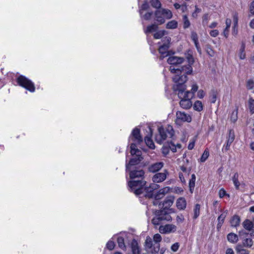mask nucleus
Here are the masks:
<instances>
[{
  "instance_id": "1",
  "label": "nucleus",
  "mask_w": 254,
  "mask_h": 254,
  "mask_svg": "<svg viewBox=\"0 0 254 254\" xmlns=\"http://www.w3.org/2000/svg\"><path fill=\"white\" fill-rule=\"evenodd\" d=\"M128 140L130 142V153L133 157L131 159L128 164H126V170L129 171V177L131 179L130 181H144L143 180L144 171L142 169L136 168L133 169L132 168L133 166L138 164L139 161L142 159L141 151L136 148V144L142 142V138L138 128H135L132 131Z\"/></svg>"
},
{
  "instance_id": "2",
  "label": "nucleus",
  "mask_w": 254,
  "mask_h": 254,
  "mask_svg": "<svg viewBox=\"0 0 254 254\" xmlns=\"http://www.w3.org/2000/svg\"><path fill=\"white\" fill-rule=\"evenodd\" d=\"M173 80L174 82L173 89L174 91L178 92V97L181 99L180 102L181 107L185 109L190 108L192 106L191 99L192 97L190 96V92H185L187 89V86L185 83L188 80L187 76L184 75L181 76L179 75H176L173 77Z\"/></svg>"
},
{
  "instance_id": "3",
  "label": "nucleus",
  "mask_w": 254,
  "mask_h": 254,
  "mask_svg": "<svg viewBox=\"0 0 254 254\" xmlns=\"http://www.w3.org/2000/svg\"><path fill=\"white\" fill-rule=\"evenodd\" d=\"M145 184V181H132L128 182L130 190L136 195L143 194L145 197L153 198L155 193L154 190L157 189L158 185L152 184L149 187H144Z\"/></svg>"
},
{
  "instance_id": "4",
  "label": "nucleus",
  "mask_w": 254,
  "mask_h": 254,
  "mask_svg": "<svg viewBox=\"0 0 254 254\" xmlns=\"http://www.w3.org/2000/svg\"><path fill=\"white\" fill-rule=\"evenodd\" d=\"M185 57L187 60L188 64L187 65L183 66L180 68H174L173 66L170 67V71L175 73V75H179L180 76L184 75H186L188 74H190L192 72V67L191 65L194 63V59L192 57V51L191 50H189L185 53Z\"/></svg>"
},
{
  "instance_id": "5",
  "label": "nucleus",
  "mask_w": 254,
  "mask_h": 254,
  "mask_svg": "<svg viewBox=\"0 0 254 254\" xmlns=\"http://www.w3.org/2000/svg\"><path fill=\"white\" fill-rule=\"evenodd\" d=\"M162 238L160 234H155L152 239L147 236L145 242V247L147 251L152 254H158L160 250V242Z\"/></svg>"
},
{
  "instance_id": "6",
  "label": "nucleus",
  "mask_w": 254,
  "mask_h": 254,
  "mask_svg": "<svg viewBox=\"0 0 254 254\" xmlns=\"http://www.w3.org/2000/svg\"><path fill=\"white\" fill-rule=\"evenodd\" d=\"M158 134L155 136L156 141L159 143H162L165 140L169 141L170 139H172L174 135V130L170 125H167L165 127L162 126L158 128Z\"/></svg>"
},
{
  "instance_id": "7",
  "label": "nucleus",
  "mask_w": 254,
  "mask_h": 254,
  "mask_svg": "<svg viewBox=\"0 0 254 254\" xmlns=\"http://www.w3.org/2000/svg\"><path fill=\"white\" fill-rule=\"evenodd\" d=\"M172 17V12L168 9L159 8L155 12V19L159 24L165 23V19H170Z\"/></svg>"
},
{
  "instance_id": "8",
  "label": "nucleus",
  "mask_w": 254,
  "mask_h": 254,
  "mask_svg": "<svg viewBox=\"0 0 254 254\" xmlns=\"http://www.w3.org/2000/svg\"><path fill=\"white\" fill-rule=\"evenodd\" d=\"M17 81L20 86L25 88L30 92H33L35 91L34 84L25 76L23 75L19 76L17 79Z\"/></svg>"
},
{
  "instance_id": "9",
  "label": "nucleus",
  "mask_w": 254,
  "mask_h": 254,
  "mask_svg": "<svg viewBox=\"0 0 254 254\" xmlns=\"http://www.w3.org/2000/svg\"><path fill=\"white\" fill-rule=\"evenodd\" d=\"M163 44L159 48V52L160 54V59L162 60L167 57L169 54L168 49L170 46L171 38L169 37H165L162 40Z\"/></svg>"
},
{
  "instance_id": "10",
  "label": "nucleus",
  "mask_w": 254,
  "mask_h": 254,
  "mask_svg": "<svg viewBox=\"0 0 254 254\" xmlns=\"http://www.w3.org/2000/svg\"><path fill=\"white\" fill-rule=\"evenodd\" d=\"M177 226L173 224H167L160 225L159 227V231L161 234L174 233L177 231Z\"/></svg>"
},
{
  "instance_id": "11",
  "label": "nucleus",
  "mask_w": 254,
  "mask_h": 254,
  "mask_svg": "<svg viewBox=\"0 0 254 254\" xmlns=\"http://www.w3.org/2000/svg\"><path fill=\"white\" fill-rule=\"evenodd\" d=\"M191 121V117L190 115L180 111L176 113V124L180 125L182 122L190 123Z\"/></svg>"
},
{
  "instance_id": "12",
  "label": "nucleus",
  "mask_w": 254,
  "mask_h": 254,
  "mask_svg": "<svg viewBox=\"0 0 254 254\" xmlns=\"http://www.w3.org/2000/svg\"><path fill=\"white\" fill-rule=\"evenodd\" d=\"M168 175V172L166 170L162 173H157L153 176L152 181L156 183H161L165 180Z\"/></svg>"
},
{
  "instance_id": "13",
  "label": "nucleus",
  "mask_w": 254,
  "mask_h": 254,
  "mask_svg": "<svg viewBox=\"0 0 254 254\" xmlns=\"http://www.w3.org/2000/svg\"><path fill=\"white\" fill-rule=\"evenodd\" d=\"M184 61L183 58L179 57L177 56H170L167 60V62L169 64H171V66H173L174 68L175 65H177L182 64Z\"/></svg>"
},
{
  "instance_id": "14",
  "label": "nucleus",
  "mask_w": 254,
  "mask_h": 254,
  "mask_svg": "<svg viewBox=\"0 0 254 254\" xmlns=\"http://www.w3.org/2000/svg\"><path fill=\"white\" fill-rule=\"evenodd\" d=\"M126 236V234H122L120 235L114 236L112 239L114 240L117 239L119 247L124 251L126 250V246L125 244L124 237Z\"/></svg>"
},
{
  "instance_id": "15",
  "label": "nucleus",
  "mask_w": 254,
  "mask_h": 254,
  "mask_svg": "<svg viewBox=\"0 0 254 254\" xmlns=\"http://www.w3.org/2000/svg\"><path fill=\"white\" fill-rule=\"evenodd\" d=\"M190 170L186 167L182 166L180 167V171L179 174L180 180L183 183H186V178L189 176Z\"/></svg>"
},
{
  "instance_id": "16",
  "label": "nucleus",
  "mask_w": 254,
  "mask_h": 254,
  "mask_svg": "<svg viewBox=\"0 0 254 254\" xmlns=\"http://www.w3.org/2000/svg\"><path fill=\"white\" fill-rule=\"evenodd\" d=\"M170 188L169 187H165L160 189L157 193H154L153 197L155 200H158L162 198L165 195L169 192Z\"/></svg>"
},
{
  "instance_id": "17",
  "label": "nucleus",
  "mask_w": 254,
  "mask_h": 254,
  "mask_svg": "<svg viewBox=\"0 0 254 254\" xmlns=\"http://www.w3.org/2000/svg\"><path fill=\"white\" fill-rule=\"evenodd\" d=\"M235 139V133L234 130H230L228 136L227 137L226 144L224 145V147L226 150H228L230 147Z\"/></svg>"
},
{
  "instance_id": "18",
  "label": "nucleus",
  "mask_w": 254,
  "mask_h": 254,
  "mask_svg": "<svg viewBox=\"0 0 254 254\" xmlns=\"http://www.w3.org/2000/svg\"><path fill=\"white\" fill-rule=\"evenodd\" d=\"M163 166L164 163L163 162H156L150 165L148 167V171L152 173L157 172L160 170Z\"/></svg>"
},
{
  "instance_id": "19",
  "label": "nucleus",
  "mask_w": 254,
  "mask_h": 254,
  "mask_svg": "<svg viewBox=\"0 0 254 254\" xmlns=\"http://www.w3.org/2000/svg\"><path fill=\"white\" fill-rule=\"evenodd\" d=\"M157 214L161 218L162 221L165 220L167 221H170L172 220V217L168 212L164 209L163 210L159 211Z\"/></svg>"
},
{
  "instance_id": "20",
  "label": "nucleus",
  "mask_w": 254,
  "mask_h": 254,
  "mask_svg": "<svg viewBox=\"0 0 254 254\" xmlns=\"http://www.w3.org/2000/svg\"><path fill=\"white\" fill-rule=\"evenodd\" d=\"M174 198L172 196L168 197L164 200L162 204L159 203V205L160 206V207L162 206V207H164V209H165L166 208L172 206L174 202Z\"/></svg>"
},
{
  "instance_id": "21",
  "label": "nucleus",
  "mask_w": 254,
  "mask_h": 254,
  "mask_svg": "<svg viewBox=\"0 0 254 254\" xmlns=\"http://www.w3.org/2000/svg\"><path fill=\"white\" fill-rule=\"evenodd\" d=\"M149 131L150 132V134L148 136H146L145 137L144 141L146 144V145L150 149H153L155 148V145L154 144L153 141L151 139L152 136V131L150 127L148 128Z\"/></svg>"
},
{
  "instance_id": "22",
  "label": "nucleus",
  "mask_w": 254,
  "mask_h": 254,
  "mask_svg": "<svg viewBox=\"0 0 254 254\" xmlns=\"http://www.w3.org/2000/svg\"><path fill=\"white\" fill-rule=\"evenodd\" d=\"M176 206L179 210H184L187 206V201L185 198L180 197L176 201Z\"/></svg>"
},
{
  "instance_id": "23",
  "label": "nucleus",
  "mask_w": 254,
  "mask_h": 254,
  "mask_svg": "<svg viewBox=\"0 0 254 254\" xmlns=\"http://www.w3.org/2000/svg\"><path fill=\"white\" fill-rule=\"evenodd\" d=\"M131 249L132 254H139L140 250L137 241L133 239L131 243Z\"/></svg>"
},
{
  "instance_id": "24",
  "label": "nucleus",
  "mask_w": 254,
  "mask_h": 254,
  "mask_svg": "<svg viewBox=\"0 0 254 254\" xmlns=\"http://www.w3.org/2000/svg\"><path fill=\"white\" fill-rule=\"evenodd\" d=\"M242 224L244 228L249 231L252 230V229L254 227V220L252 221L249 219H246L243 222Z\"/></svg>"
},
{
  "instance_id": "25",
  "label": "nucleus",
  "mask_w": 254,
  "mask_h": 254,
  "mask_svg": "<svg viewBox=\"0 0 254 254\" xmlns=\"http://www.w3.org/2000/svg\"><path fill=\"white\" fill-rule=\"evenodd\" d=\"M198 86L196 82H193L191 84V89L190 91L185 90V92H189L190 93V96L191 97H193L194 94L198 90Z\"/></svg>"
},
{
  "instance_id": "26",
  "label": "nucleus",
  "mask_w": 254,
  "mask_h": 254,
  "mask_svg": "<svg viewBox=\"0 0 254 254\" xmlns=\"http://www.w3.org/2000/svg\"><path fill=\"white\" fill-rule=\"evenodd\" d=\"M158 29V25L156 24H152L148 25L146 28L144 29V32L146 34L155 31Z\"/></svg>"
},
{
  "instance_id": "27",
  "label": "nucleus",
  "mask_w": 254,
  "mask_h": 254,
  "mask_svg": "<svg viewBox=\"0 0 254 254\" xmlns=\"http://www.w3.org/2000/svg\"><path fill=\"white\" fill-rule=\"evenodd\" d=\"M227 215V211H224L222 213L218 218V224L217 225V228L219 229L222 226L224 219H225L226 216Z\"/></svg>"
},
{
  "instance_id": "28",
  "label": "nucleus",
  "mask_w": 254,
  "mask_h": 254,
  "mask_svg": "<svg viewBox=\"0 0 254 254\" xmlns=\"http://www.w3.org/2000/svg\"><path fill=\"white\" fill-rule=\"evenodd\" d=\"M239 174L238 173H236L234 174L232 179L233 183L236 190H239L241 185V184L239 181Z\"/></svg>"
},
{
  "instance_id": "29",
  "label": "nucleus",
  "mask_w": 254,
  "mask_h": 254,
  "mask_svg": "<svg viewBox=\"0 0 254 254\" xmlns=\"http://www.w3.org/2000/svg\"><path fill=\"white\" fill-rule=\"evenodd\" d=\"M228 241L231 243H236L239 240L238 236L236 234L231 233L227 235Z\"/></svg>"
},
{
  "instance_id": "30",
  "label": "nucleus",
  "mask_w": 254,
  "mask_h": 254,
  "mask_svg": "<svg viewBox=\"0 0 254 254\" xmlns=\"http://www.w3.org/2000/svg\"><path fill=\"white\" fill-rule=\"evenodd\" d=\"M169 144V147L173 152H176L177 149H180L181 148V145L180 143L175 144L172 141H168Z\"/></svg>"
},
{
  "instance_id": "31",
  "label": "nucleus",
  "mask_w": 254,
  "mask_h": 254,
  "mask_svg": "<svg viewBox=\"0 0 254 254\" xmlns=\"http://www.w3.org/2000/svg\"><path fill=\"white\" fill-rule=\"evenodd\" d=\"M193 109L197 112H200L203 110V106L201 101L197 100L194 102L193 105Z\"/></svg>"
},
{
  "instance_id": "32",
  "label": "nucleus",
  "mask_w": 254,
  "mask_h": 254,
  "mask_svg": "<svg viewBox=\"0 0 254 254\" xmlns=\"http://www.w3.org/2000/svg\"><path fill=\"white\" fill-rule=\"evenodd\" d=\"M240 223V218L238 215H234L230 220V224L232 227H237Z\"/></svg>"
},
{
  "instance_id": "33",
  "label": "nucleus",
  "mask_w": 254,
  "mask_h": 254,
  "mask_svg": "<svg viewBox=\"0 0 254 254\" xmlns=\"http://www.w3.org/2000/svg\"><path fill=\"white\" fill-rule=\"evenodd\" d=\"M178 22L175 20L169 21L166 24V28L169 29H176L178 27Z\"/></svg>"
},
{
  "instance_id": "34",
  "label": "nucleus",
  "mask_w": 254,
  "mask_h": 254,
  "mask_svg": "<svg viewBox=\"0 0 254 254\" xmlns=\"http://www.w3.org/2000/svg\"><path fill=\"white\" fill-rule=\"evenodd\" d=\"M195 176L194 174H192L191 176V179L190 180L189 182V188H190V190L191 193L192 192L194 186H195Z\"/></svg>"
},
{
  "instance_id": "35",
  "label": "nucleus",
  "mask_w": 254,
  "mask_h": 254,
  "mask_svg": "<svg viewBox=\"0 0 254 254\" xmlns=\"http://www.w3.org/2000/svg\"><path fill=\"white\" fill-rule=\"evenodd\" d=\"M200 206L198 204H196L194 205V208H193V218L194 219H196L199 215L200 214Z\"/></svg>"
},
{
  "instance_id": "36",
  "label": "nucleus",
  "mask_w": 254,
  "mask_h": 254,
  "mask_svg": "<svg viewBox=\"0 0 254 254\" xmlns=\"http://www.w3.org/2000/svg\"><path fill=\"white\" fill-rule=\"evenodd\" d=\"M245 45L244 44H242L239 52V57L240 59L244 60L246 58V54L245 52Z\"/></svg>"
},
{
  "instance_id": "37",
  "label": "nucleus",
  "mask_w": 254,
  "mask_h": 254,
  "mask_svg": "<svg viewBox=\"0 0 254 254\" xmlns=\"http://www.w3.org/2000/svg\"><path fill=\"white\" fill-rule=\"evenodd\" d=\"M167 33L165 30H160L154 33L153 36L154 38L156 39H159L161 38L163 36L166 35Z\"/></svg>"
},
{
  "instance_id": "38",
  "label": "nucleus",
  "mask_w": 254,
  "mask_h": 254,
  "mask_svg": "<svg viewBox=\"0 0 254 254\" xmlns=\"http://www.w3.org/2000/svg\"><path fill=\"white\" fill-rule=\"evenodd\" d=\"M209 156V152L208 149H205L200 159V161L201 162H204Z\"/></svg>"
},
{
  "instance_id": "39",
  "label": "nucleus",
  "mask_w": 254,
  "mask_h": 254,
  "mask_svg": "<svg viewBox=\"0 0 254 254\" xmlns=\"http://www.w3.org/2000/svg\"><path fill=\"white\" fill-rule=\"evenodd\" d=\"M149 8V5L147 2H145L140 7L139 9V14L140 15H143V13H144L146 10H147Z\"/></svg>"
},
{
  "instance_id": "40",
  "label": "nucleus",
  "mask_w": 254,
  "mask_h": 254,
  "mask_svg": "<svg viewBox=\"0 0 254 254\" xmlns=\"http://www.w3.org/2000/svg\"><path fill=\"white\" fill-rule=\"evenodd\" d=\"M236 251L237 254H249V252L242 248V247L241 246H238L236 247Z\"/></svg>"
},
{
  "instance_id": "41",
  "label": "nucleus",
  "mask_w": 254,
  "mask_h": 254,
  "mask_svg": "<svg viewBox=\"0 0 254 254\" xmlns=\"http://www.w3.org/2000/svg\"><path fill=\"white\" fill-rule=\"evenodd\" d=\"M151 5L156 8H159L161 7V4L159 0H150V1Z\"/></svg>"
},
{
  "instance_id": "42",
  "label": "nucleus",
  "mask_w": 254,
  "mask_h": 254,
  "mask_svg": "<svg viewBox=\"0 0 254 254\" xmlns=\"http://www.w3.org/2000/svg\"><path fill=\"white\" fill-rule=\"evenodd\" d=\"M183 22L184 25L183 27L185 29L188 28L190 26V22L188 18V16L186 15L183 16Z\"/></svg>"
},
{
  "instance_id": "43",
  "label": "nucleus",
  "mask_w": 254,
  "mask_h": 254,
  "mask_svg": "<svg viewBox=\"0 0 254 254\" xmlns=\"http://www.w3.org/2000/svg\"><path fill=\"white\" fill-rule=\"evenodd\" d=\"M162 220L157 214L156 216L152 220V223L154 225H159L161 223Z\"/></svg>"
},
{
  "instance_id": "44",
  "label": "nucleus",
  "mask_w": 254,
  "mask_h": 254,
  "mask_svg": "<svg viewBox=\"0 0 254 254\" xmlns=\"http://www.w3.org/2000/svg\"><path fill=\"white\" fill-rule=\"evenodd\" d=\"M153 14L152 12L148 11L144 13H143V15H140V17L142 18H143L145 20H149L150 19L151 17H152Z\"/></svg>"
},
{
  "instance_id": "45",
  "label": "nucleus",
  "mask_w": 254,
  "mask_h": 254,
  "mask_svg": "<svg viewBox=\"0 0 254 254\" xmlns=\"http://www.w3.org/2000/svg\"><path fill=\"white\" fill-rule=\"evenodd\" d=\"M196 141V137H193L190 140L188 144V148L189 150H191L193 148Z\"/></svg>"
},
{
  "instance_id": "46",
  "label": "nucleus",
  "mask_w": 254,
  "mask_h": 254,
  "mask_svg": "<svg viewBox=\"0 0 254 254\" xmlns=\"http://www.w3.org/2000/svg\"><path fill=\"white\" fill-rule=\"evenodd\" d=\"M253 241L251 239H246L244 240L243 242V245L245 247H250L253 245Z\"/></svg>"
},
{
  "instance_id": "47",
  "label": "nucleus",
  "mask_w": 254,
  "mask_h": 254,
  "mask_svg": "<svg viewBox=\"0 0 254 254\" xmlns=\"http://www.w3.org/2000/svg\"><path fill=\"white\" fill-rule=\"evenodd\" d=\"M249 109L252 113H254V100L250 99L249 101Z\"/></svg>"
},
{
  "instance_id": "48",
  "label": "nucleus",
  "mask_w": 254,
  "mask_h": 254,
  "mask_svg": "<svg viewBox=\"0 0 254 254\" xmlns=\"http://www.w3.org/2000/svg\"><path fill=\"white\" fill-rule=\"evenodd\" d=\"M237 111H234L231 114L230 120L232 122L235 123L237 120Z\"/></svg>"
},
{
  "instance_id": "49",
  "label": "nucleus",
  "mask_w": 254,
  "mask_h": 254,
  "mask_svg": "<svg viewBox=\"0 0 254 254\" xmlns=\"http://www.w3.org/2000/svg\"><path fill=\"white\" fill-rule=\"evenodd\" d=\"M106 247L109 250H113L115 247L114 242L112 240L109 241L106 244Z\"/></svg>"
},
{
  "instance_id": "50",
  "label": "nucleus",
  "mask_w": 254,
  "mask_h": 254,
  "mask_svg": "<svg viewBox=\"0 0 254 254\" xmlns=\"http://www.w3.org/2000/svg\"><path fill=\"white\" fill-rule=\"evenodd\" d=\"M169 150H170V148L169 147V144L168 143L167 145H164L162 148V153L164 155H167L168 153H169Z\"/></svg>"
},
{
  "instance_id": "51",
  "label": "nucleus",
  "mask_w": 254,
  "mask_h": 254,
  "mask_svg": "<svg viewBox=\"0 0 254 254\" xmlns=\"http://www.w3.org/2000/svg\"><path fill=\"white\" fill-rule=\"evenodd\" d=\"M205 95V92L204 90L200 89L197 93V97L199 99H202Z\"/></svg>"
},
{
  "instance_id": "52",
  "label": "nucleus",
  "mask_w": 254,
  "mask_h": 254,
  "mask_svg": "<svg viewBox=\"0 0 254 254\" xmlns=\"http://www.w3.org/2000/svg\"><path fill=\"white\" fill-rule=\"evenodd\" d=\"M179 247H180L179 243H175L172 245V246L171 247V249L173 252H176L178 250Z\"/></svg>"
},
{
  "instance_id": "53",
  "label": "nucleus",
  "mask_w": 254,
  "mask_h": 254,
  "mask_svg": "<svg viewBox=\"0 0 254 254\" xmlns=\"http://www.w3.org/2000/svg\"><path fill=\"white\" fill-rule=\"evenodd\" d=\"M210 35L212 37H216L219 35V31L216 29L211 30L209 32Z\"/></svg>"
},
{
  "instance_id": "54",
  "label": "nucleus",
  "mask_w": 254,
  "mask_h": 254,
  "mask_svg": "<svg viewBox=\"0 0 254 254\" xmlns=\"http://www.w3.org/2000/svg\"><path fill=\"white\" fill-rule=\"evenodd\" d=\"M191 39L193 41V42H196L198 41V36L197 34L195 32H191Z\"/></svg>"
},
{
  "instance_id": "55",
  "label": "nucleus",
  "mask_w": 254,
  "mask_h": 254,
  "mask_svg": "<svg viewBox=\"0 0 254 254\" xmlns=\"http://www.w3.org/2000/svg\"><path fill=\"white\" fill-rule=\"evenodd\" d=\"M201 12V9L198 8L197 6H195L194 11L192 14V16L194 18H196L197 14Z\"/></svg>"
},
{
  "instance_id": "56",
  "label": "nucleus",
  "mask_w": 254,
  "mask_h": 254,
  "mask_svg": "<svg viewBox=\"0 0 254 254\" xmlns=\"http://www.w3.org/2000/svg\"><path fill=\"white\" fill-rule=\"evenodd\" d=\"M247 87L249 89H252L254 87V82L252 80L248 81L247 83Z\"/></svg>"
},
{
  "instance_id": "57",
  "label": "nucleus",
  "mask_w": 254,
  "mask_h": 254,
  "mask_svg": "<svg viewBox=\"0 0 254 254\" xmlns=\"http://www.w3.org/2000/svg\"><path fill=\"white\" fill-rule=\"evenodd\" d=\"M238 15L237 13H235L233 16V20L234 25H238Z\"/></svg>"
},
{
  "instance_id": "58",
  "label": "nucleus",
  "mask_w": 254,
  "mask_h": 254,
  "mask_svg": "<svg viewBox=\"0 0 254 254\" xmlns=\"http://www.w3.org/2000/svg\"><path fill=\"white\" fill-rule=\"evenodd\" d=\"M229 30H230V28H226V27H225L224 28V29L223 30L222 34L226 38H228L229 36Z\"/></svg>"
},
{
  "instance_id": "59",
  "label": "nucleus",
  "mask_w": 254,
  "mask_h": 254,
  "mask_svg": "<svg viewBox=\"0 0 254 254\" xmlns=\"http://www.w3.org/2000/svg\"><path fill=\"white\" fill-rule=\"evenodd\" d=\"M226 194V192L224 189L222 188L219 190V196L220 198L223 197Z\"/></svg>"
},
{
  "instance_id": "60",
  "label": "nucleus",
  "mask_w": 254,
  "mask_h": 254,
  "mask_svg": "<svg viewBox=\"0 0 254 254\" xmlns=\"http://www.w3.org/2000/svg\"><path fill=\"white\" fill-rule=\"evenodd\" d=\"M232 33L234 36H236L237 35V34H238V25H233Z\"/></svg>"
},
{
  "instance_id": "61",
  "label": "nucleus",
  "mask_w": 254,
  "mask_h": 254,
  "mask_svg": "<svg viewBox=\"0 0 254 254\" xmlns=\"http://www.w3.org/2000/svg\"><path fill=\"white\" fill-rule=\"evenodd\" d=\"M231 20L230 18H227L225 20L226 27L230 28L231 25Z\"/></svg>"
},
{
  "instance_id": "62",
  "label": "nucleus",
  "mask_w": 254,
  "mask_h": 254,
  "mask_svg": "<svg viewBox=\"0 0 254 254\" xmlns=\"http://www.w3.org/2000/svg\"><path fill=\"white\" fill-rule=\"evenodd\" d=\"M206 51L208 54L211 57H213L214 56V52L211 48H208Z\"/></svg>"
},
{
  "instance_id": "63",
  "label": "nucleus",
  "mask_w": 254,
  "mask_h": 254,
  "mask_svg": "<svg viewBox=\"0 0 254 254\" xmlns=\"http://www.w3.org/2000/svg\"><path fill=\"white\" fill-rule=\"evenodd\" d=\"M180 9L183 12L186 11L187 10V4L186 3H184L183 4H182Z\"/></svg>"
},
{
  "instance_id": "64",
  "label": "nucleus",
  "mask_w": 254,
  "mask_h": 254,
  "mask_svg": "<svg viewBox=\"0 0 254 254\" xmlns=\"http://www.w3.org/2000/svg\"><path fill=\"white\" fill-rule=\"evenodd\" d=\"M250 10L252 14H254V0L251 3Z\"/></svg>"
}]
</instances>
